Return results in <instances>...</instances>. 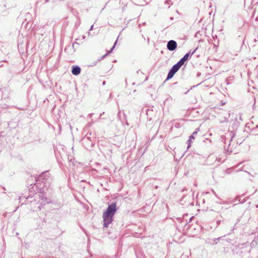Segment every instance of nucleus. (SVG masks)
<instances>
[{
    "mask_svg": "<svg viewBox=\"0 0 258 258\" xmlns=\"http://www.w3.org/2000/svg\"><path fill=\"white\" fill-rule=\"evenodd\" d=\"M116 205L115 203L112 204L108 206L106 211L103 213V225L105 227H107L113 220V217L116 212Z\"/></svg>",
    "mask_w": 258,
    "mask_h": 258,
    "instance_id": "obj_1",
    "label": "nucleus"
},
{
    "mask_svg": "<svg viewBox=\"0 0 258 258\" xmlns=\"http://www.w3.org/2000/svg\"><path fill=\"white\" fill-rule=\"evenodd\" d=\"M181 67V66L178 63L174 65L168 74L167 80L171 79L174 74L179 70Z\"/></svg>",
    "mask_w": 258,
    "mask_h": 258,
    "instance_id": "obj_2",
    "label": "nucleus"
},
{
    "mask_svg": "<svg viewBox=\"0 0 258 258\" xmlns=\"http://www.w3.org/2000/svg\"><path fill=\"white\" fill-rule=\"evenodd\" d=\"M167 47L169 50L173 51L176 48L177 43L174 40H170L167 43Z\"/></svg>",
    "mask_w": 258,
    "mask_h": 258,
    "instance_id": "obj_3",
    "label": "nucleus"
},
{
    "mask_svg": "<svg viewBox=\"0 0 258 258\" xmlns=\"http://www.w3.org/2000/svg\"><path fill=\"white\" fill-rule=\"evenodd\" d=\"M72 73L74 75L77 76L81 73V68L78 66H73Z\"/></svg>",
    "mask_w": 258,
    "mask_h": 258,
    "instance_id": "obj_4",
    "label": "nucleus"
},
{
    "mask_svg": "<svg viewBox=\"0 0 258 258\" xmlns=\"http://www.w3.org/2000/svg\"><path fill=\"white\" fill-rule=\"evenodd\" d=\"M189 54L188 53H186L178 62V63L182 66L184 62L186 61L189 57Z\"/></svg>",
    "mask_w": 258,
    "mask_h": 258,
    "instance_id": "obj_5",
    "label": "nucleus"
},
{
    "mask_svg": "<svg viewBox=\"0 0 258 258\" xmlns=\"http://www.w3.org/2000/svg\"><path fill=\"white\" fill-rule=\"evenodd\" d=\"M194 139H195V137H194V136L193 135H191V136H189V139L188 140V142L189 143L188 145V148L190 147L191 143L192 142V140Z\"/></svg>",
    "mask_w": 258,
    "mask_h": 258,
    "instance_id": "obj_6",
    "label": "nucleus"
},
{
    "mask_svg": "<svg viewBox=\"0 0 258 258\" xmlns=\"http://www.w3.org/2000/svg\"><path fill=\"white\" fill-rule=\"evenodd\" d=\"M196 134H197V133H196V132H194V133H193V135Z\"/></svg>",
    "mask_w": 258,
    "mask_h": 258,
    "instance_id": "obj_7",
    "label": "nucleus"
}]
</instances>
